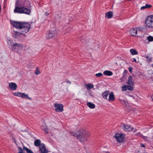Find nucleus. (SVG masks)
Returning a JSON list of instances; mask_svg holds the SVG:
<instances>
[{"label":"nucleus","mask_w":153,"mask_h":153,"mask_svg":"<svg viewBox=\"0 0 153 153\" xmlns=\"http://www.w3.org/2000/svg\"><path fill=\"white\" fill-rule=\"evenodd\" d=\"M136 135L138 137H142L143 139L145 140H148V137H147L144 136L140 132H139L136 134Z\"/></svg>","instance_id":"23"},{"label":"nucleus","mask_w":153,"mask_h":153,"mask_svg":"<svg viewBox=\"0 0 153 153\" xmlns=\"http://www.w3.org/2000/svg\"><path fill=\"white\" fill-rule=\"evenodd\" d=\"M146 26L150 28H153V15L148 16L145 20Z\"/></svg>","instance_id":"5"},{"label":"nucleus","mask_w":153,"mask_h":153,"mask_svg":"<svg viewBox=\"0 0 153 153\" xmlns=\"http://www.w3.org/2000/svg\"><path fill=\"white\" fill-rule=\"evenodd\" d=\"M114 137L116 139L117 142L120 143L123 142L125 139L124 135L122 133H116Z\"/></svg>","instance_id":"7"},{"label":"nucleus","mask_w":153,"mask_h":153,"mask_svg":"<svg viewBox=\"0 0 153 153\" xmlns=\"http://www.w3.org/2000/svg\"><path fill=\"white\" fill-rule=\"evenodd\" d=\"M6 41L7 44L9 46V48L10 49V47L13 46V45L14 44L13 41L11 38L8 37L7 38Z\"/></svg>","instance_id":"13"},{"label":"nucleus","mask_w":153,"mask_h":153,"mask_svg":"<svg viewBox=\"0 0 153 153\" xmlns=\"http://www.w3.org/2000/svg\"><path fill=\"white\" fill-rule=\"evenodd\" d=\"M152 67H153V64L152 65Z\"/></svg>","instance_id":"47"},{"label":"nucleus","mask_w":153,"mask_h":153,"mask_svg":"<svg viewBox=\"0 0 153 153\" xmlns=\"http://www.w3.org/2000/svg\"><path fill=\"white\" fill-rule=\"evenodd\" d=\"M39 151L40 153H48V150L46 148L45 144L42 143L39 147Z\"/></svg>","instance_id":"9"},{"label":"nucleus","mask_w":153,"mask_h":153,"mask_svg":"<svg viewBox=\"0 0 153 153\" xmlns=\"http://www.w3.org/2000/svg\"><path fill=\"white\" fill-rule=\"evenodd\" d=\"M87 105L91 109H94L95 107V105L93 103L91 102H89L87 103Z\"/></svg>","instance_id":"22"},{"label":"nucleus","mask_w":153,"mask_h":153,"mask_svg":"<svg viewBox=\"0 0 153 153\" xmlns=\"http://www.w3.org/2000/svg\"><path fill=\"white\" fill-rule=\"evenodd\" d=\"M147 39L149 42L153 41V37L149 36L147 37Z\"/></svg>","instance_id":"32"},{"label":"nucleus","mask_w":153,"mask_h":153,"mask_svg":"<svg viewBox=\"0 0 153 153\" xmlns=\"http://www.w3.org/2000/svg\"><path fill=\"white\" fill-rule=\"evenodd\" d=\"M122 89L123 91H126L128 90V85H124L122 87Z\"/></svg>","instance_id":"28"},{"label":"nucleus","mask_w":153,"mask_h":153,"mask_svg":"<svg viewBox=\"0 0 153 153\" xmlns=\"http://www.w3.org/2000/svg\"><path fill=\"white\" fill-rule=\"evenodd\" d=\"M103 73L104 75L107 76H111L113 74L111 71L107 70L104 71Z\"/></svg>","instance_id":"19"},{"label":"nucleus","mask_w":153,"mask_h":153,"mask_svg":"<svg viewBox=\"0 0 153 153\" xmlns=\"http://www.w3.org/2000/svg\"><path fill=\"white\" fill-rule=\"evenodd\" d=\"M128 70L130 72H131L132 70V68L131 67H129L128 68Z\"/></svg>","instance_id":"42"},{"label":"nucleus","mask_w":153,"mask_h":153,"mask_svg":"<svg viewBox=\"0 0 153 153\" xmlns=\"http://www.w3.org/2000/svg\"><path fill=\"white\" fill-rule=\"evenodd\" d=\"M54 31H48L46 33V38L47 39H50L54 35Z\"/></svg>","instance_id":"15"},{"label":"nucleus","mask_w":153,"mask_h":153,"mask_svg":"<svg viewBox=\"0 0 153 153\" xmlns=\"http://www.w3.org/2000/svg\"><path fill=\"white\" fill-rule=\"evenodd\" d=\"M123 129L126 131H130L133 129V128L129 125L124 124L123 125Z\"/></svg>","instance_id":"10"},{"label":"nucleus","mask_w":153,"mask_h":153,"mask_svg":"<svg viewBox=\"0 0 153 153\" xmlns=\"http://www.w3.org/2000/svg\"><path fill=\"white\" fill-rule=\"evenodd\" d=\"M132 61L133 62H136V60L134 58H133V59H132Z\"/></svg>","instance_id":"43"},{"label":"nucleus","mask_w":153,"mask_h":153,"mask_svg":"<svg viewBox=\"0 0 153 153\" xmlns=\"http://www.w3.org/2000/svg\"><path fill=\"white\" fill-rule=\"evenodd\" d=\"M115 99L114 95L113 92H111L109 94L108 100L109 101H114Z\"/></svg>","instance_id":"14"},{"label":"nucleus","mask_w":153,"mask_h":153,"mask_svg":"<svg viewBox=\"0 0 153 153\" xmlns=\"http://www.w3.org/2000/svg\"><path fill=\"white\" fill-rule=\"evenodd\" d=\"M127 84L130 85H133L134 84V82L132 79V77L131 76H130L128 79V80L127 82Z\"/></svg>","instance_id":"16"},{"label":"nucleus","mask_w":153,"mask_h":153,"mask_svg":"<svg viewBox=\"0 0 153 153\" xmlns=\"http://www.w3.org/2000/svg\"><path fill=\"white\" fill-rule=\"evenodd\" d=\"M102 76L103 74L101 73H99L95 74V76L96 77H100Z\"/></svg>","instance_id":"34"},{"label":"nucleus","mask_w":153,"mask_h":153,"mask_svg":"<svg viewBox=\"0 0 153 153\" xmlns=\"http://www.w3.org/2000/svg\"><path fill=\"white\" fill-rule=\"evenodd\" d=\"M140 145V146L141 147H145V145L142 143Z\"/></svg>","instance_id":"40"},{"label":"nucleus","mask_w":153,"mask_h":153,"mask_svg":"<svg viewBox=\"0 0 153 153\" xmlns=\"http://www.w3.org/2000/svg\"><path fill=\"white\" fill-rule=\"evenodd\" d=\"M21 93L19 92H16L14 93V95L15 96H18L19 97H20Z\"/></svg>","instance_id":"33"},{"label":"nucleus","mask_w":153,"mask_h":153,"mask_svg":"<svg viewBox=\"0 0 153 153\" xmlns=\"http://www.w3.org/2000/svg\"><path fill=\"white\" fill-rule=\"evenodd\" d=\"M137 129H134V130H133V131H137Z\"/></svg>","instance_id":"46"},{"label":"nucleus","mask_w":153,"mask_h":153,"mask_svg":"<svg viewBox=\"0 0 153 153\" xmlns=\"http://www.w3.org/2000/svg\"><path fill=\"white\" fill-rule=\"evenodd\" d=\"M30 6V3L29 1H17L14 10V12L29 15L30 13V10L26 7Z\"/></svg>","instance_id":"1"},{"label":"nucleus","mask_w":153,"mask_h":153,"mask_svg":"<svg viewBox=\"0 0 153 153\" xmlns=\"http://www.w3.org/2000/svg\"><path fill=\"white\" fill-rule=\"evenodd\" d=\"M152 7V6L151 5L146 4L145 5V7H146V8H150Z\"/></svg>","instance_id":"37"},{"label":"nucleus","mask_w":153,"mask_h":153,"mask_svg":"<svg viewBox=\"0 0 153 153\" xmlns=\"http://www.w3.org/2000/svg\"><path fill=\"white\" fill-rule=\"evenodd\" d=\"M151 98L152 99V101H153V94L151 96Z\"/></svg>","instance_id":"45"},{"label":"nucleus","mask_w":153,"mask_h":153,"mask_svg":"<svg viewBox=\"0 0 153 153\" xmlns=\"http://www.w3.org/2000/svg\"><path fill=\"white\" fill-rule=\"evenodd\" d=\"M54 106L55 108V110L56 112H62L63 111V106L62 104L55 103Z\"/></svg>","instance_id":"8"},{"label":"nucleus","mask_w":153,"mask_h":153,"mask_svg":"<svg viewBox=\"0 0 153 153\" xmlns=\"http://www.w3.org/2000/svg\"><path fill=\"white\" fill-rule=\"evenodd\" d=\"M137 28H132L130 30V33L133 36H136L137 34Z\"/></svg>","instance_id":"12"},{"label":"nucleus","mask_w":153,"mask_h":153,"mask_svg":"<svg viewBox=\"0 0 153 153\" xmlns=\"http://www.w3.org/2000/svg\"><path fill=\"white\" fill-rule=\"evenodd\" d=\"M105 17L109 19L112 17L113 14V12L111 11H109L105 13Z\"/></svg>","instance_id":"18"},{"label":"nucleus","mask_w":153,"mask_h":153,"mask_svg":"<svg viewBox=\"0 0 153 153\" xmlns=\"http://www.w3.org/2000/svg\"><path fill=\"white\" fill-rule=\"evenodd\" d=\"M20 96V97H21L22 98H24L25 97H26L30 100H31L32 99L31 98L28 97V95L27 94H26L25 93H21Z\"/></svg>","instance_id":"21"},{"label":"nucleus","mask_w":153,"mask_h":153,"mask_svg":"<svg viewBox=\"0 0 153 153\" xmlns=\"http://www.w3.org/2000/svg\"><path fill=\"white\" fill-rule=\"evenodd\" d=\"M22 32H20L14 31L12 33V35L13 38L17 39H21V38L25 36V33Z\"/></svg>","instance_id":"6"},{"label":"nucleus","mask_w":153,"mask_h":153,"mask_svg":"<svg viewBox=\"0 0 153 153\" xmlns=\"http://www.w3.org/2000/svg\"><path fill=\"white\" fill-rule=\"evenodd\" d=\"M11 24L14 27L19 29L21 32L25 33L28 32L30 27V24L27 22L12 21Z\"/></svg>","instance_id":"2"},{"label":"nucleus","mask_w":153,"mask_h":153,"mask_svg":"<svg viewBox=\"0 0 153 153\" xmlns=\"http://www.w3.org/2000/svg\"><path fill=\"white\" fill-rule=\"evenodd\" d=\"M128 89L130 91L133 90L134 89L131 86L128 85Z\"/></svg>","instance_id":"36"},{"label":"nucleus","mask_w":153,"mask_h":153,"mask_svg":"<svg viewBox=\"0 0 153 153\" xmlns=\"http://www.w3.org/2000/svg\"><path fill=\"white\" fill-rule=\"evenodd\" d=\"M41 128L42 129L44 130V131L45 133H48V131L47 127L45 126H42Z\"/></svg>","instance_id":"26"},{"label":"nucleus","mask_w":153,"mask_h":153,"mask_svg":"<svg viewBox=\"0 0 153 153\" xmlns=\"http://www.w3.org/2000/svg\"><path fill=\"white\" fill-rule=\"evenodd\" d=\"M41 140L39 139H37L34 142V145L37 147L40 146L41 145Z\"/></svg>","instance_id":"20"},{"label":"nucleus","mask_w":153,"mask_h":153,"mask_svg":"<svg viewBox=\"0 0 153 153\" xmlns=\"http://www.w3.org/2000/svg\"><path fill=\"white\" fill-rule=\"evenodd\" d=\"M56 14L59 17H60L62 15V12L60 11H58L56 12Z\"/></svg>","instance_id":"31"},{"label":"nucleus","mask_w":153,"mask_h":153,"mask_svg":"<svg viewBox=\"0 0 153 153\" xmlns=\"http://www.w3.org/2000/svg\"><path fill=\"white\" fill-rule=\"evenodd\" d=\"M40 71L39 70L38 68H36V71H35V74L36 75H38L40 74Z\"/></svg>","instance_id":"29"},{"label":"nucleus","mask_w":153,"mask_h":153,"mask_svg":"<svg viewBox=\"0 0 153 153\" xmlns=\"http://www.w3.org/2000/svg\"><path fill=\"white\" fill-rule=\"evenodd\" d=\"M9 87L12 90H15L17 87L16 84L13 82H10L9 84Z\"/></svg>","instance_id":"11"},{"label":"nucleus","mask_w":153,"mask_h":153,"mask_svg":"<svg viewBox=\"0 0 153 153\" xmlns=\"http://www.w3.org/2000/svg\"><path fill=\"white\" fill-rule=\"evenodd\" d=\"M146 60L149 62H150L151 60H152V58L151 57H149V56H146Z\"/></svg>","instance_id":"35"},{"label":"nucleus","mask_w":153,"mask_h":153,"mask_svg":"<svg viewBox=\"0 0 153 153\" xmlns=\"http://www.w3.org/2000/svg\"><path fill=\"white\" fill-rule=\"evenodd\" d=\"M120 102L122 104H126L127 103L125 101L123 100H121Z\"/></svg>","instance_id":"38"},{"label":"nucleus","mask_w":153,"mask_h":153,"mask_svg":"<svg viewBox=\"0 0 153 153\" xmlns=\"http://www.w3.org/2000/svg\"><path fill=\"white\" fill-rule=\"evenodd\" d=\"M66 82L68 83L69 85H70L71 84V82L69 80H67L66 81Z\"/></svg>","instance_id":"41"},{"label":"nucleus","mask_w":153,"mask_h":153,"mask_svg":"<svg viewBox=\"0 0 153 153\" xmlns=\"http://www.w3.org/2000/svg\"><path fill=\"white\" fill-rule=\"evenodd\" d=\"M146 7H145V6H142V7H141V10H143V9H144L145 8H146Z\"/></svg>","instance_id":"39"},{"label":"nucleus","mask_w":153,"mask_h":153,"mask_svg":"<svg viewBox=\"0 0 153 153\" xmlns=\"http://www.w3.org/2000/svg\"><path fill=\"white\" fill-rule=\"evenodd\" d=\"M71 135L75 137H76L77 140L81 142H83L86 141L90 134L89 133L85 130L80 131V132L74 131L71 133Z\"/></svg>","instance_id":"3"},{"label":"nucleus","mask_w":153,"mask_h":153,"mask_svg":"<svg viewBox=\"0 0 153 153\" xmlns=\"http://www.w3.org/2000/svg\"><path fill=\"white\" fill-rule=\"evenodd\" d=\"M10 49L13 51L16 52L21 55L23 51V45L21 43H16L13 45L10 48Z\"/></svg>","instance_id":"4"},{"label":"nucleus","mask_w":153,"mask_h":153,"mask_svg":"<svg viewBox=\"0 0 153 153\" xmlns=\"http://www.w3.org/2000/svg\"><path fill=\"white\" fill-rule=\"evenodd\" d=\"M19 152L18 153H25L24 152L23 149L20 147H18Z\"/></svg>","instance_id":"30"},{"label":"nucleus","mask_w":153,"mask_h":153,"mask_svg":"<svg viewBox=\"0 0 153 153\" xmlns=\"http://www.w3.org/2000/svg\"><path fill=\"white\" fill-rule=\"evenodd\" d=\"M109 91H106L102 93V96L103 98L105 100L108 99V94Z\"/></svg>","instance_id":"17"},{"label":"nucleus","mask_w":153,"mask_h":153,"mask_svg":"<svg viewBox=\"0 0 153 153\" xmlns=\"http://www.w3.org/2000/svg\"><path fill=\"white\" fill-rule=\"evenodd\" d=\"M130 52L132 55H134L138 54L137 52L134 49H131L130 50Z\"/></svg>","instance_id":"25"},{"label":"nucleus","mask_w":153,"mask_h":153,"mask_svg":"<svg viewBox=\"0 0 153 153\" xmlns=\"http://www.w3.org/2000/svg\"><path fill=\"white\" fill-rule=\"evenodd\" d=\"M45 14L46 16H48L49 15V13L48 12H45Z\"/></svg>","instance_id":"44"},{"label":"nucleus","mask_w":153,"mask_h":153,"mask_svg":"<svg viewBox=\"0 0 153 153\" xmlns=\"http://www.w3.org/2000/svg\"><path fill=\"white\" fill-rule=\"evenodd\" d=\"M24 149L26 150L27 153H33L32 151L30 149H28L25 146L23 147Z\"/></svg>","instance_id":"27"},{"label":"nucleus","mask_w":153,"mask_h":153,"mask_svg":"<svg viewBox=\"0 0 153 153\" xmlns=\"http://www.w3.org/2000/svg\"><path fill=\"white\" fill-rule=\"evenodd\" d=\"M85 87L87 88L88 90H89L92 88H93L94 87L93 84L89 83L88 84H86L85 85Z\"/></svg>","instance_id":"24"}]
</instances>
